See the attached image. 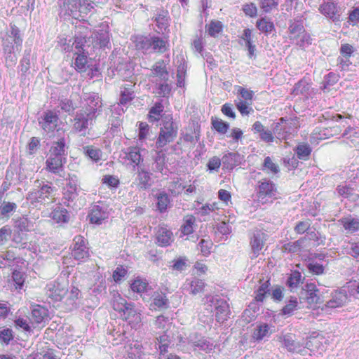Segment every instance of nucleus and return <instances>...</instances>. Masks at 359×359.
I'll use <instances>...</instances> for the list:
<instances>
[{"label": "nucleus", "instance_id": "f257e3e1", "mask_svg": "<svg viewBox=\"0 0 359 359\" xmlns=\"http://www.w3.org/2000/svg\"><path fill=\"white\" fill-rule=\"evenodd\" d=\"M81 109L76 111L73 128L76 132H83L93 124V121L102 110V99L97 93H83L81 97Z\"/></svg>", "mask_w": 359, "mask_h": 359}, {"label": "nucleus", "instance_id": "f03ea898", "mask_svg": "<svg viewBox=\"0 0 359 359\" xmlns=\"http://www.w3.org/2000/svg\"><path fill=\"white\" fill-rule=\"evenodd\" d=\"M22 41L19 28L15 25H11L10 29L6 31L1 41L7 66L15 65L18 60L15 52L20 50Z\"/></svg>", "mask_w": 359, "mask_h": 359}, {"label": "nucleus", "instance_id": "7ed1b4c3", "mask_svg": "<svg viewBox=\"0 0 359 359\" xmlns=\"http://www.w3.org/2000/svg\"><path fill=\"white\" fill-rule=\"evenodd\" d=\"M55 190L50 182L38 180L34 182V189L28 194L27 199L34 207L39 208L42 205L50 204L54 201Z\"/></svg>", "mask_w": 359, "mask_h": 359}, {"label": "nucleus", "instance_id": "20e7f679", "mask_svg": "<svg viewBox=\"0 0 359 359\" xmlns=\"http://www.w3.org/2000/svg\"><path fill=\"white\" fill-rule=\"evenodd\" d=\"M57 4L66 13L75 18L81 13L87 14L94 8V3L91 0H57Z\"/></svg>", "mask_w": 359, "mask_h": 359}, {"label": "nucleus", "instance_id": "39448f33", "mask_svg": "<svg viewBox=\"0 0 359 359\" xmlns=\"http://www.w3.org/2000/svg\"><path fill=\"white\" fill-rule=\"evenodd\" d=\"M177 135V127L175 126L172 118L168 115L163 120V126L160 129L156 141V147L161 149L172 142Z\"/></svg>", "mask_w": 359, "mask_h": 359}, {"label": "nucleus", "instance_id": "423d86ee", "mask_svg": "<svg viewBox=\"0 0 359 359\" xmlns=\"http://www.w3.org/2000/svg\"><path fill=\"white\" fill-rule=\"evenodd\" d=\"M85 39L81 37H76L72 42V48H75L74 67L79 72H85L87 67L88 52L85 48Z\"/></svg>", "mask_w": 359, "mask_h": 359}, {"label": "nucleus", "instance_id": "0eeeda50", "mask_svg": "<svg viewBox=\"0 0 359 359\" xmlns=\"http://www.w3.org/2000/svg\"><path fill=\"white\" fill-rule=\"evenodd\" d=\"M277 188L276 184L269 180H262L259 182L257 190V201L262 203H271L276 198Z\"/></svg>", "mask_w": 359, "mask_h": 359}, {"label": "nucleus", "instance_id": "6e6552de", "mask_svg": "<svg viewBox=\"0 0 359 359\" xmlns=\"http://www.w3.org/2000/svg\"><path fill=\"white\" fill-rule=\"evenodd\" d=\"M67 293V284L64 278H58L46 285V294L53 302H60Z\"/></svg>", "mask_w": 359, "mask_h": 359}, {"label": "nucleus", "instance_id": "1a4fd4ad", "mask_svg": "<svg viewBox=\"0 0 359 359\" xmlns=\"http://www.w3.org/2000/svg\"><path fill=\"white\" fill-rule=\"evenodd\" d=\"M72 255L79 262H85L90 256L87 240L82 236H76L73 240Z\"/></svg>", "mask_w": 359, "mask_h": 359}, {"label": "nucleus", "instance_id": "9d476101", "mask_svg": "<svg viewBox=\"0 0 359 359\" xmlns=\"http://www.w3.org/2000/svg\"><path fill=\"white\" fill-rule=\"evenodd\" d=\"M151 175L152 173L144 165L138 166L136 170V177L133 184L139 190H147L153 184Z\"/></svg>", "mask_w": 359, "mask_h": 359}, {"label": "nucleus", "instance_id": "9b49d317", "mask_svg": "<svg viewBox=\"0 0 359 359\" xmlns=\"http://www.w3.org/2000/svg\"><path fill=\"white\" fill-rule=\"evenodd\" d=\"M81 190L78 177L74 175H69L64 189L63 199L68 202L73 201L78 197Z\"/></svg>", "mask_w": 359, "mask_h": 359}, {"label": "nucleus", "instance_id": "f8f14e48", "mask_svg": "<svg viewBox=\"0 0 359 359\" xmlns=\"http://www.w3.org/2000/svg\"><path fill=\"white\" fill-rule=\"evenodd\" d=\"M120 158L123 163L133 164V167L140 166V163L142 161V157L140 154L138 147H130L121 151Z\"/></svg>", "mask_w": 359, "mask_h": 359}, {"label": "nucleus", "instance_id": "ddd939ff", "mask_svg": "<svg viewBox=\"0 0 359 359\" xmlns=\"http://www.w3.org/2000/svg\"><path fill=\"white\" fill-rule=\"evenodd\" d=\"M123 318L127 321L132 327L137 329L142 325V315L140 311L135 309V304H129L122 313Z\"/></svg>", "mask_w": 359, "mask_h": 359}, {"label": "nucleus", "instance_id": "4468645a", "mask_svg": "<svg viewBox=\"0 0 359 359\" xmlns=\"http://www.w3.org/2000/svg\"><path fill=\"white\" fill-rule=\"evenodd\" d=\"M278 339L290 352L302 353L305 351L303 344L299 341H297L292 334H283L278 337Z\"/></svg>", "mask_w": 359, "mask_h": 359}, {"label": "nucleus", "instance_id": "2eb2a0df", "mask_svg": "<svg viewBox=\"0 0 359 359\" xmlns=\"http://www.w3.org/2000/svg\"><path fill=\"white\" fill-rule=\"evenodd\" d=\"M319 290L317 289L314 283H307L305 285L304 292L302 293L301 299H305L308 306H312L320 302V297L318 295Z\"/></svg>", "mask_w": 359, "mask_h": 359}, {"label": "nucleus", "instance_id": "dca6fc26", "mask_svg": "<svg viewBox=\"0 0 359 359\" xmlns=\"http://www.w3.org/2000/svg\"><path fill=\"white\" fill-rule=\"evenodd\" d=\"M156 239L158 245L167 247L174 241L173 233L167 226H159L156 234Z\"/></svg>", "mask_w": 359, "mask_h": 359}, {"label": "nucleus", "instance_id": "f3484780", "mask_svg": "<svg viewBox=\"0 0 359 359\" xmlns=\"http://www.w3.org/2000/svg\"><path fill=\"white\" fill-rule=\"evenodd\" d=\"M265 241L266 235L261 231H256L253 233V236L251 238L250 241V245L252 254L251 258H256L258 257L264 245Z\"/></svg>", "mask_w": 359, "mask_h": 359}, {"label": "nucleus", "instance_id": "a211bd4d", "mask_svg": "<svg viewBox=\"0 0 359 359\" xmlns=\"http://www.w3.org/2000/svg\"><path fill=\"white\" fill-rule=\"evenodd\" d=\"M346 300L347 294L344 290H336L332 293L331 299L327 302L323 310L341 307Z\"/></svg>", "mask_w": 359, "mask_h": 359}, {"label": "nucleus", "instance_id": "6ab92c4d", "mask_svg": "<svg viewBox=\"0 0 359 359\" xmlns=\"http://www.w3.org/2000/svg\"><path fill=\"white\" fill-rule=\"evenodd\" d=\"M41 118L39 121L41 128L48 133L54 131L59 119L56 113L52 111H46Z\"/></svg>", "mask_w": 359, "mask_h": 359}, {"label": "nucleus", "instance_id": "aec40b11", "mask_svg": "<svg viewBox=\"0 0 359 359\" xmlns=\"http://www.w3.org/2000/svg\"><path fill=\"white\" fill-rule=\"evenodd\" d=\"M66 163V157H60L48 154L46 161V169L53 173L60 174L63 170V165Z\"/></svg>", "mask_w": 359, "mask_h": 359}, {"label": "nucleus", "instance_id": "412c9836", "mask_svg": "<svg viewBox=\"0 0 359 359\" xmlns=\"http://www.w3.org/2000/svg\"><path fill=\"white\" fill-rule=\"evenodd\" d=\"M133 87L134 85L130 83L129 84H126L121 90L120 103L114 109V110L117 111L119 115L121 114V112H123V109H121V105H126L134 98Z\"/></svg>", "mask_w": 359, "mask_h": 359}, {"label": "nucleus", "instance_id": "4be33fe9", "mask_svg": "<svg viewBox=\"0 0 359 359\" xmlns=\"http://www.w3.org/2000/svg\"><path fill=\"white\" fill-rule=\"evenodd\" d=\"M204 287L205 283L195 277L187 278L183 285V289L194 295L202 292Z\"/></svg>", "mask_w": 359, "mask_h": 359}, {"label": "nucleus", "instance_id": "5701e85b", "mask_svg": "<svg viewBox=\"0 0 359 359\" xmlns=\"http://www.w3.org/2000/svg\"><path fill=\"white\" fill-rule=\"evenodd\" d=\"M319 11L323 15L332 19L333 21H337L339 19L340 14L337 9V4L334 2H325L320 5Z\"/></svg>", "mask_w": 359, "mask_h": 359}, {"label": "nucleus", "instance_id": "b1692460", "mask_svg": "<svg viewBox=\"0 0 359 359\" xmlns=\"http://www.w3.org/2000/svg\"><path fill=\"white\" fill-rule=\"evenodd\" d=\"M93 41L95 46H99L100 48L109 47L110 45V37L108 28L106 27L102 28L93 34Z\"/></svg>", "mask_w": 359, "mask_h": 359}, {"label": "nucleus", "instance_id": "393cba45", "mask_svg": "<svg viewBox=\"0 0 359 359\" xmlns=\"http://www.w3.org/2000/svg\"><path fill=\"white\" fill-rule=\"evenodd\" d=\"M88 217L90 223L100 224L107 217V212L102 207L94 205L90 208Z\"/></svg>", "mask_w": 359, "mask_h": 359}, {"label": "nucleus", "instance_id": "a878e982", "mask_svg": "<svg viewBox=\"0 0 359 359\" xmlns=\"http://www.w3.org/2000/svg\"><path fill=\"white\" fill-rule=\"evenodd\" d=\"M216 320L219 323H224L227 320L229 313V305L223 299L217 300L215 304Z\"/></svg>", "mask_w": 359, "mask_h": 359}, {"label": "nucleus", "instance_id": "bb28decb", "mask_svg": "<svg viewBox=\"0 0 359 359\" xmlns=\"http://www.w3.org/2000/svg\"><path fill=\"white\" fill-rule=\"evenodd\" d=\"M242 161V156L236 152H229L224 155L222 158V165L224 168L232 170L238 165Z\"/></svg>", "mask_w": 359, "mask_h": 359}, {"label": "nucleus", "instance_id": "cd10ccee", "mask_svg": "<svg viewBox=\"0 0 359 359\" xmlns=\"http://www.w3.org/2000/svg\"><path fill=\"white\" fill-rule=\"evenodd\" d=\"M304 31V27L302 21L290 20L288 27L289 39L294 43Z\"/></svg>", "mask_w": 359, "mask_h": 359}, {"label": "nucleus", "instance_id": "c85d7f7f", "mask_svg": "<svg viewBox=\"0 0 359 359\" xmlns=\"http://www.w3.org/2000/svg\"><path fill=\"white\" fill-rule=\"evenodd\" d=\"M67 147H66V142L64 138H60L57 142H54L49 150V155L66 157Z\"/></svg>", "mask_w": 359, "mask_h": 359}, {"label": "nucleus", "instance_id": "c756f323", "mask_svg": "<svg viewBox=\"0 0 359 359\" xmlns=\"http://www.w3.org/2000/svg\"><path fill=\"white\" fill-rule=\"evenodd\" d=\"M165 63L163 60H160L155 63L153 66L152 69V76L158 78V80H161L162 81L168 80V72L166 70Z\"/></svg>", "mask_w": 359, "mask_h": 359}, {"label": "nucleus", "instance_id": "7c9ffc66", "mask_svg": "<svg viewBox=\"0 0 359 359\" xmlns=\"http://www.w3.org/2000/svg\"><path fill=\"white\" fill-rule=\"evenodd\" d=\"M151 306L154 309H166L169 307V301L165 294L163 292H155L153 295V301Z\"/></svg>", "mask_w": 359, "mask_h": 359}, {"label": "nucleus", "instance_id": "2f4dec72", "mask_svg": "<svg viewBox=\"0 0 359 359\" xmlns=\"http://www.w3.org/2000/svg\"><path fill=\"white\" fill-rule=\"evenodd\" d=\"M165 158L166 156L163 151H158L156 156L153 157L154 163L151 165V170L154 172L163 173L165 168Z\"/></svg>", "mask_w": 359, "mask_h": 359}, {"label": "nucleus", "instance_id": "473e14b6", "mask_svg": "<svg viewBox=\"0 0 359 359\" xmlns=\"http://www.w3.org/2000/svg\"><path fill=\"white\" fill-rule=\"evenodd\" d=\"M133 303L127 302L126 299L122 297L121 294L118 292L113 293V297L111 299V304L114 309L120 313H122L128 307H129V304H132Z\"/></svg>", "mask_w": 359, "mask_h": 359}, {"label": "nucleus", "instance_id": "72a5a7b5", "mask_svg": "<svg viewBox=\"0 0 359 359\" xmlns=\"http://www.w3.org/2000/svg\"><path fill=\"white\" fill-rule=\"evenodd\" d=\"M65 295H67L66 304L67 305L68 309H72L76 308L77 306L76 302L81 296L80 290L76 287L72 286L70 291H67V293Z\"/></svg>", "mask_w": 359, "mask_h": 359}, {"label": "nucleus", "instance_id": "f704fd0d", "mask_svg": "<svg viewBox=\"0 0 359 359\" xmlns=\"http://www.w3.org/2000/svg\"><path fill=\"white\" fill-rule=\"evenodd\" d=\"M151 40L152 36H137L135 40V46L137 49L144 53H149L151 51Z\"/></svg>", "mask_w": 359, "mask_h": 359}, {"label": "nucleus", "instance_id": "c9c22d12", "mask_svg": "<svg viewBox=\"0 0 359 359\" xmlns=\"http://www.w3.org/2000/svg\"><path fill=\"white\" fill-rule=\"evenodd\" d=\"M51 218L57 223H66L69 221V215L67 210L62 207L55 208L51 214Z\"/></svg>", "mask_w": 359, "mask_h": 359}, {"label": "nucleus", "instance_id": "e433bc0d", "mask_svg": "<svg viewBox=\"0 0 359 359\" xmlns=\"http://www.w3.org/2000/svg\"><path fill=\"white\" fill-rule=\"evenodd\" d=\"M256 27L266 35L270 34L275 30L273 22L266 18H262L257 21Z\"/></svg>", "mask_w": 359, "mask_h": 359}, {"label": "nucleus", "instance_id": "4c0bfd02", "mask_svg": "<svg viewBox=\"0 0 359 359\" xmlns=\"http://www.w3.org/2000/svg\"><path fill=\"white\" fill-rule=\"evenodd\" d=\"M271 334L270 327L266 323H262L258 325L255 329L252 337L257 341H261L264 337H269Z\"/></svg>", "mask_w": 359, "mask_h": 359}, {"label": "nucleus", "instance_id": "58836bf2", "mask_svg": "<svg viewBox=\"0 0 359 359\" xmlns=\"http://www.w3.org/2000/svg\"><path fill=\"white\" fill-rule=\"evenodd\" d=\"M157 208L161 212L166 211L168 207L170 204V198L167 193L164 191H160L156 195Z\"/></svg>", "mask_w": 359, "mask_h": 359}, {"label": "nucleus", "instance_id": "ea45409f", "mask_svg": "<svg viewBox=\"0 0 359 359\" xmlns=\"http://www.w3.org/2000/svg\"><path fill=\"white\" fill-rule=\"evenodd\" d=\"M196 222L194 216L189 215L184 217L181 231L183 235H189L194 231V225Z\"/></svg>", "mask_w": 359, "mask_h": 359}, {"label": "nucleus", "instance_id": "a19ab883", "mask_svg": "<svg viewBox=\"0 0 359 359\" xmlns=\"http://www.w3.org/2000/svg\"><path fill=\"white\" fill-rule=\"evenodd\" d=\"M156 329L162 330L163 332H168L172 326L171 320L163 315L156 317L154 321Z\"/></svg>", "mask_w": 359, "mask_h": 359}, {"label": "nucleus", "instance_id": "79ce46f5", "mask_svg": "<svg viewBox=\"0 0 359 359\" xmlns=\"http://www.w3.org/2000/svg\"><path fill=\"white\" fill-rule=\"evenodd\" d=\"M156 341L160 353L164 354L168 352V348L170 344V337L168 332H163L162 334L156 337Z\"/></svg>", "mask_w": 359, "mask_h": 359}, {"label": "nucleus", "instance_id": "37998d69", "mask_svg": "<svg viewBox=\"0 0 359 359\" xmlns=\"http://www.w3.org/2000/svg\"><path fill=\"white\" fill-rule=\"evenodd\" d=\"M310 88V83L306 79H302L294 86L293 93L295 95H302L305 97H307Z\"/></svg>", "mask_w": 359, "mask_h": 359}, {"label": "nucleus", "instance_id": "c03bdc74", "mask_svg": "<svg viewBox=\"0 0 359 359\" xmlns=\"http://www.w3.org/2000/svg\"><path fill=\"white\" fill-rule=\"evenodd\" d=\"M341 222L346 230L353 233L359 229V219L351 217H345L341 219Z\"/></svg>", "mask_w": 359, "mask_h": 359}, {"label": "nucleus", "instance_id": "a18cd8bd", "mask_svg": "<svg viewBox=\"0 0 359 359\" xmlns=\"http://www.w3.org/2000/svg\"><path fill=\"white\" fill-rule=\"evenodd\" d=\"M48 315V311L40 306H35L32 311V319L36 323H41Z\"/></svg>", "mask_w": 359, "mask_h": 359}, {"label": "nucleus", "instance_id": "49530a36", "mask_svg": "<svg viewBox=\"0 0 359 359\" xmlns=\"http://www.w3.org/2000/svg\"><path fill=\"white\" fill-rule=\"evenodd\" d=\"M163 105L161 102H157L154 106L151 107L149 113V122L154 123L160 119L161 114L163 111Z\"/></svg>", "mask_w": 359, "mask_h": 359}, {"label": "nucleus", "instance_id": "de8ad7c7", "mask_svg": "<svg viewBox=\"0 0 359 359\" xmlns=\"http://www.w3.org/2000/svg\"><path fill=\"white\" fill-rule=\"evenodd\" d=\"M155 21L160 32L165 30L169 25L168 13L163 11H161L156 15Z\"/></svg>", "mask_w": 359, "mask_h": 359}, {"label": "nucleus", "instance_id": "09e8293b", "mask_svg": "<svg viewBox=\"0 0 359 359\" xmlns=\"http://www.w3.org/2000/svg\"><path fill=\"white\" fill-rule=\"evenodd\" d=\"M337 192L343 198L355 200L358 195L353 192V189L346 185H339L337 187Z\"/></svg>", "mask_w": 359, "mask_h": 359}, {"label": "nucleus", "instance_id": "8fccbe9b", "mask_svg": "<svg viewBox=\"0 0 359 359\" xmlns=\"http://www.w3.org/2000/svg\"><path fill=\"white\" fill-rule=\"evenodd\" d=\"M297 157L302 160H306L311 153V148L307 144H299L295 149Z\"/></svg>", "mask_w": 359, "mask_h": 359}, {"label": "nucleus", "instance_id": "3c124183", "mask_svg": "<svg viewBox=\"0 0 359 359\" xmlns=\"http://www.w3.org/2000/svg\"><path fill=\"white\" fill-rule=\"evenodd\" d=\"M166 49L167 48L165 41L158 36H152L151 50L159 53H164Z\"/></svg>", "mask_w": 359, "mask_h": 359}, {"label": "nucleus", "instance_id": "603ef678", "mask_svg": "<svg viewBox=\"0 0 359 359\" xmlns=\"http://www.w3.org/2000/svg\"><path fill=\"white\" fill-rule=\"evenodd\" d=\"M16 208L17 205L15 203L4 201L0 206V215L9 217Z\"/></svg>", "mask_w": 359, "mask_h": 359}, {"label": "nucleus", "instance_id": "864d4df0", "mask_svg": "<svg viewBox=\"0 0 359 359\" xmlns=\"http://www.w3.org/2000/svg\"><path fill=\"white\" fill-rule=\"evenodd\" d=\"M302 282V275L297 271H294L291 273L290 276L287 280V285L292 290L297 287L299 284Z\"/></svg>", "mask_w": 359, "mask_h": 359}, {"label": "nucleus", "instance_id": "5fc2aeb1", "mask_svg": "<svg viewBox=\"0 0 359 359\" xmlns=\"http://www.w3.org/2000/svg\"><path fill=\"white\" fill-rule=\"evenodd\" d=\"M235 102L238 110L243 116L248 115L251 111H253L250 107L251 102L243 101L241 99H238Z\"/></svg>", "mask_w": 359, "mask_h": 359}, {"label": "nucleus", "instance_id": "6e6d98bb", "mask_svg": "<svg viewBox=\"0 0 359 359\" xmlns=\"http://www.w3.org/2000/svg\"><path fill=\"white\" fill-rule=\"evenodd\" d=\"M338 81V76L334 73H329L324 77L322 83L321 88L323 90H329L330 86H333Z\"/></svg>", "mask_w": 359, "mask_h": 359}, {"label": "nucleus", "instance_id": "4d7b16f0", "mask_svg": "<svg viewBox=\"0 0 359 359\" xmlns=\"http://www.w3.org/2000/svg\"><path fill=\"white\" fill-rule=\"evenodd\" d=\"M304 241V238H302L295 242L287 243L283 245L284 250L292 253L298 252L302 248Z\"/></svg>", "mask_w": 359, "mask_h": 359}, {"label": "nucleus", "instance_id": "13d9d810", "mask_svg": "<svg viewBox=\"0 0 359 359\" xmlns=\"http://www.w3.org/2000/svg\"><path fill=\"white\" fill-rule=\"evenodd\" d=\"M222 31V24L220 21H211L207 26V32L211 36L215 37Z\"/></svg>", "mask_w": 359, "mask_h": 359}, {"label": "nucleus", "instance_id": "bf43d9fd", "mask_svg": "<svg viewBox=\"0 0 359 359\" xmlns=\"http://www.w3.org/2000/svg\"><path fill=\"white\" fill-rule=\"evenodd\" d=\"M298 306L296 297H292L287 304L283 308L282 313L285 316H291L294 311L297 309Z\"/></svg>", "mask_w": 359, "mask_h": 359}, {"label": "nucleus", "instance_id": "052dcab7", "mask_svg": "<svg viewBox=\"0 0 359 359\" xmlns=\"http://www.w3.org/2000/svg\"><path fill=\"white\" fill-rule=\"evenodd\" d=\"M156 84L157 86V93L166 96L168 95L171 91V87L168 83V81H162L161 80H158L156 79Z\"/></svg>", "mask_w": 359, "mask_h": 359}, {"label": "nucleus", "instance_id": "680f3d73", "mask_svg": "<svg viewBox=\"0 0 359 359\" xmlns=\"http://www.w3.org/2000/svg\"><path fill=\"white\" fill-rule=\"evenodd\" d=\"M311 41L312 39L310 34L304 30L294 43L300 48H305L311 44Z\"/></svg>", "mask_w": 359, "mask_h": 359}, {"label": "nucleus", "instance_id": "e2e57ef3", "mask_svg": "<svg viewBox=\"0 0 359 359\" xmlns=\"http://www.w3.org/2000/svg\"><path fill=\"white\" fill-rule=\"evenodd\" d=\"M212 243L210 241L201 239L198 244V250L203 255L208 256L210 254Z\"/></svg>", "mask_w": 359, "mask_h": 359}, {"label": "nucleus", "instance_id": "0e129e2a", "mask_svg": "<svg viewBox=\"0 0 359 359\" xmlns=\"http://www.w3.org/2000/svg\"><path fill=\"white\" fill-rule=\"evenodd\" d=\"M306 236L308 239L316 241L318 245H324L325 243V237L323 236L319 232H316L315 229L307 231Z\"/></svg>", "mask_w": 359, "mask_h": 359}, {"label": "nucleus", "instance_id": "69168bd1", "mask_svg": "<svg viewBox=\"0 0 359 359\" xmlns=\"http://www.w3.org/2000/svg\"><path fill=\"white\" fill-rule=\"evenodd\" d=\"M212 124L215 130L222 134H225L229 128V124L222 120H213Z\"/></svg>", "mask_w": 359, "mask_h": 359}, {"label": "nucleus", "instance_id": "338daca9", "mask_svg": "<svg viewBox=\"0 0 359 359\" xmlns=\"http://www.w3.org/2000/svg\"><path fill=\"white\" fill-rule=\"evenodd\" d=\"M11 235V229L8 226H4L0 229V247L4 245Z\"/></svg>", "mask_w": 359, "mask_h": 359}, {"label": "nucleus", "instance_id": "774afa93", "mask_svg": "<svg viewBox=\"0 0 359 359\" xmlns=\"http://www.w3.org/2000/svg\"><path fill=\"white\" fill-rule=\"evenodd\" d=\"M307 268L309 271L316 275H321L324 273V266L316 262H309L307 264Z\"/></svg>", "mask_w": 359, "mask_h": 359}]
</instances>
